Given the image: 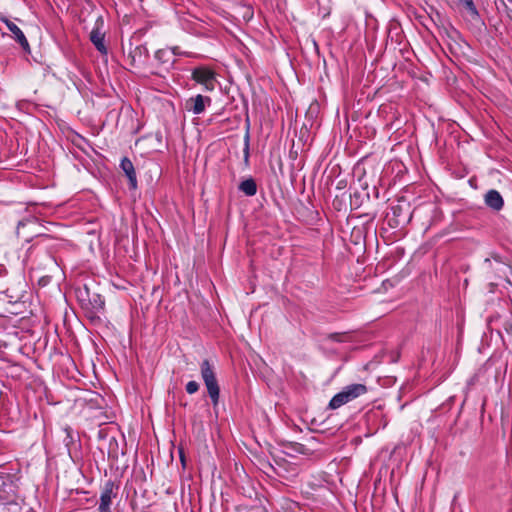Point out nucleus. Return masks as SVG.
Returning <instances> with one entry per match:
<instances>
[{
    "label": "nucleus",
    "instance_id": "f8f14e48",
    "mask_svg": "<svg viewBox=\"0 0 512 512\" xmlns=\"http://www.w3.org/2000/svg\"><path fill=\"white\" fill-rule=\"evenodd\" d=\"M239 190L247 196H254L257 193V184L254 179L248 178L240 183Z\"/></svg>",
    "mask_w": 512,
    "mask_h": 512
},
{
    "label": "nucleus",
    "instance_id": "2eb2a0df",
    "mask_svg": "<svg viewBox=\"0 0 512 512\" xmlns=\"http://www.w3.org/2000/svg\"><path fill=\"white\" fill-rule=\"evenodd\" d=\"M198 389H199V384L196 381H189L186 384V391L189 394L196 393L198 391Z\"/></svg>",
    "mask_w": 512,
    "mask_h": 512
},
{
    "label": "nucleus",
    "instance_id": "aec40b11",
    "mask_svg": "<svg viewBox=\"0 0 512 512\" xmlns=\"http://www.w3.org/2000/svg\"><path fill=\"white\" fill-rule=\"evenodd\" d=\"M338 185H340L338 186V189H341V187H343V184H341V182H338Z\"/></svg>",
    "mask_w": 512,
    "mask_h": 512
},
{
    "label": "nucleus",
    "instance_id": "4468645a",
    "mask_svg": "<svg viewBox=\"0 0 512 512\" xmlns=\"http://www.w3.org/2000/svg\"><path fill=\"white\" fill-rule=\"evenodd\" d=\"M155 59L161 63H168L172 61V55L169 51L166 50H158L155 53Z\"/></svg>",
    "mask_w": 512,
    "mask_h": 512
},
{
    "label": "nucleus",
    "instance_id": "9d476101",
    "mask_svg": "<svg viewBox=\"0 0 512 512\" xmlns=\"http://www.w3.org/2000/svg\"><path fill=\"white\" fill-rule=\"evenodd\" d=\"M7 27L11 33L14 34L16 41L21 45L24 50L29 49V43L22 32V30L13 22L7 21Z\"/></svg>",
    "mask_w": 512,
    "mask_h": 512
},
{
    "label": "nucleus",
    "instance_id": "9b49d317",
    "mask_svg": "<svg viewBox=\"0 0 512 512\" xmlns=\"http://www.w3.org/2000/svg\"><path fill=\"white\" fill-rule=\"evenodd\" d=\"M90 40L101 54H107V48L104 44V33L98 28L91 31Z\"/></svg>",
    "mask_w": 512,
    "mask_h": 512
},
{
    "label": "nucleus",
    "instance_id": "6ab92c4d",
    "mask_svg": "<svg viewBox=\"0 0 512 512\" xmlns=\"http://www.w3.org/2000/svg\"><path fill=\"white\" fill-rule=\"evenodd\" d=\"M338 185H340L338 186V189H341V187H343V184H341V182H338Z\"/></svg>",
    "mask_w": 512,
    "mask_h": 512
},
{
    "label": "nucleus",
    "instance_id": "20e7f679",
    "mask_svg": "<svg viewBox=\"0 0 512 512\" xmlns=\"http://www.w3.org/2000/svg\"><path fill=\"white\" fill-rule=\"evenodd\" d=\"M127 57L130 61V65L137 67L145 63L148 58V50L145 46L138 45L133 49H130Z\"/></svg>",
    "mask_w": 512,
    "mask_h": 512
},
{
    "label": "nucleus",
    "instance_id": "7ed1b4c3",
    "mask_svg": "<svg viewBox=\"0 0 512 512\" xmlns=\"http://www.w3.org/2000/svg\"><path fill=\"white\" fill-rule=\"evenodd\" d=\"M191 78L204 86L205 90L212 91L216 84V73L207 66H198L192 70Z\"/></svg>",
    "mask_w": 512,
    "mask_h": 512
},
{
    "label": "nucleus",
    "instance_id": "0eeeda50",
    "mask_svg": "<svg viewBox=\"0 0 512 512\" xmlns=\"http://www.w3.org/2000/svg\"><path fill=\"white\" fill-rule=\"evenodd\" d=\"M120 167L128 178L130 188L135 190L137 188V177L133 163L129 158L124 157L121 160Z\"/></svg>",
    "mask_w": 512,
    "mask_h": 512
},
{
    "label": "nucleus",
    "instance_id": "f257e3e1",
    "mask_svg": "<svg viewBox=\"0 0 512 512\" xmlns=\"http://www.w3.org/2000/svg\"><path fill=\"white\" fill-rule=\"evenodd\" d=\"M200 371L209 397L211 398L213 405L216 406L219 402L220 388L215 376L214 368L210 364L209 360L205 359L202 361Z\"/></svg>",
    "mask_w": 512,
    "mask_h": 512
},
{
    "label": "nucleus",
    "instance_id": "f3484780",
    "mask_svg": "<svg viewBox=\"0 0 512 512\" xmlns=\"http://www.w3.org/2000/svg\"><path fill=\"white\" fill-rule=\"evenodd\" d=\"M329 339L336 341V342H342L343 341V334L341 333H332L329 336Z\"/></svg>",
    "mask_w": 512,
    "mask_h": 512
},
{
    "label": "nucleus",
    "instance_id": "ddd939ff",
    "mask_svg": "<svg viewBox=\"0 0 512 512\" xmlns=\"http://www.w3.org/2000/svg\"><path fill=\"white\" fill-rule=\"evenodd\" d=\"M464 6V8L467 10V12L469 13V15L471 16L472 19H478L479 18V12L473 2V0H468L465 2V4H462Z\"/></svg>",
    "mask_w": 512,
    "mask_h": 512
},
{
    "label": "nucleus",
    "instance_id": "a211bd4d",
    "mask_svg": "<svg viewBox=\"0 0 512 512\" xmlns=\"http://www.w3.org/2000/svg\"><path fill=\"white\" fill-rule=\"evenodd\" d=\"M338 185H340L338 186V189H341V187H343V184H341V182H338Z\"/></svg>",
    "mask_w": 512,
    "mask_h": 512
},
{
    "label": "nucleus",
    "instance_id": "1a4fd4ad",
    "mask_svg": "<svg viewBox=\"0 0 512 512\" xmlns=\"http://www.w3.org/2000/svg\"><path fill=\"white\" fill-rule=\"evenodd\" d=\"M84 292L93 310L100 311L104 308L105 300L100 294L91 292L90 289L86 286Z\"/></svg>",
    "mask_w": 512,
    "mask_h": 512
},
{
    "label": "nucleus",
    "instance_id": "dca6fc26",
    "mask_svg": "<svg viewBox=\"0 0 512 512\" xmlns=\"http://www.w3.org/2000/svg\"><path fill=\"white\" fill-rule=\"evenodd\" d=\"M244 159H245V162H248V159H249V134L248 133L245 136Z\"/></svg>",
    "mask_w": 512,
    "mask_h": 512
},
{
    "label": "nucleus",
    "instance_id": "423d86ee",
    "mask_svg": "<svg viewBox=\"0 0 512 512\" xmlns=\"http://www.w3.org/2000/svg\"><path fill=\"white\" fill-rule=\"evenodd\" d=\"M206 103L210 104L211 99L199 94L186 101V109L192 111L194 114H201L205 110Z\"/></svg>",
    "mask_w": 512,
    "mask_h": 512
},
{
    "label": "nucleus",
    "instance_id": "6e6552de",
    "mask_svg": "<svg viewBox=\"0 0 512 512\" xmlns=\"http://www.w3.org/2000/svg\"><path fill=\"white\" fill-rule=\"evenodd\" d=\"M485 203L493 210L499 211L504 205V201L500 193L494 189L489 190L485 195Z\"/></svg>",
    "mask_w": 512,
    "mask_h": 512
},
{
    "label": "nucleus",
    "instance_id": "f03ea898",
    "mask_svg": "<svg viewBox=\"0 0 512 512\" xmlns=\"http://www.w3.org/2000/svg\"><path fill=\"white\" fill-rule=\"evenodd\" d=\"M366 392L367 387L364 384L348 385L331 399L329 407L331 409H337L357 397L364 395Z\"/></svg>",
    "mask_w": 512,
    "mask_h": 512
},
{
    "label": "nucleus",
    "instance_id": "39448f33",
    "mask_svg": "<svg viewBox=\"0 0 512 512\" xmlns=\"http://www.w3.org/2000/svg\"><path fill=\"white\" fill-rule=\"evenodd\" d=\"M113 489L114 483L112 481L106 482L104 490L101 493L98 512H110V505L113 497Z\"/></svg>",
    "mask_w": 512,
    "mask_h": 512
}]
</instances>
